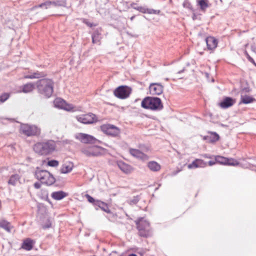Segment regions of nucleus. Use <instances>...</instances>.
Masks as SVG:
<instances>
[{"instance_id":"c756f323","label":"nucleus","mask_w":256,"mask_h":256,"mask_svg":"<svg viewBox=\"0 0 256 256\" xmlns=\"http://www.w3.org/2000/svg\"><path fill=\"white\" fill-rule=\"evenodd\" d=\"M148 167L153 172H158L160 170L161 166L157 162L150 161L148 163Z\"/></svg>"},{"instance_id":"a18cd8bd","label":"nucleus","mask_w":256,"mask_h":256,"mask_svg":"<svg viewBox=\"0 0 256 256\" xmlns=\"http://www.w3.org/2000/svg\"><path fill=\"white\" fill-rule=\"evenodd\" d=\"M134 18H135V16H132L130 18V20H131V21H132V20H134Z\"/></svg>"},{"instance_id":"37998d69","label":"nucleus","mask_w":256,"mask_h":256,"mask_svg":"<svg viewBox=\"0 0 256 256\" xmlns=\"http://www.w3.org/2000/svg\"><path fill=\"white\" fill-rule=\"evenodd\" d=\"M216 163V162L215 160H210L208 162V165L210 166L214 165Z\"/></svg>"},{"instance_id":"393cba45","label":"nucleus","mask_w":256,"mask_h":256,"mask_svg":"<svg viewBox=\"0 0 256 256\" xmlns=\"http://www.w3.org/2000/svg\"><path fill=\"white\" fill-rule=\"evenodd\" d=\"M220 136L219 135L214 132H210V134L208 136H204V140L207 141L208 142H214L218 141L219 140Z\"/></svg>"},{"instance_id":"de8ad7c7","label":"nucleus","mask_w":256,"mask_h":256,"mask_svg":"<svg viewBox=\"0 0 256 256\" xmlns=\"http://www.w3.org/2000/svg\"><path fill=\"white\" fill-rule=\"evenodd\" d=\"M206 157L208 158H210V156H206Z\"/></svg>"},{"instance_id":"f03ea898","label":"nucleus","mask_w":256,"mask_h":256,"mask_svg":"<svg viewBox=\"0 0 256 256\" xmlns=\"http://www.w3.org/2000/svg\"><path fill=\"white\" fill-rule=\"evenodd\" d=\"M36 86L38 93L46 98H50L54 92V82L52 79L39 80L36 82Z\"/></svg>"},{"instance_id":"72a5a7b5","label":"nucleus","mask_w":256,"mask_h":256,"mask_svg":"<svg viewBox=\"0 0 256 256\" xmlns=\"http://www.w3.org/2000/svg\"><path fill=\"white\" fill-rule=\"evenodd\" d=\"M20 176L18 174H12L10 176L8 184L12 186H16V182L20 180Z\"/></svg>"},{"instance_id":"7ed1b4c3","label":"nucleus","mask_w":256,"mask_h":256,"mask_svg":"<svg viewBox=\"0 0 256 256\" xmlns=\"http://www.w3.org/2000/svg\"><path fill=\"white\" fill-rule=\"evenodd\" d=\"M141 106L145 109L152 110H161L164 106L160 98L155 96H146L143 99L141 102Z\"/></svg>"},{"instance_id":"aec40b11","label":"nucleus","mask_w":256,"mask_h":256,"mask_svg":"<svg viewBox=\"0 0 256 256\" xmlns=\"http://www.w3.org/2000/svg\"><path fill=\"white\" fill-rule=\"evenodd\" d=\"M117 165L119 168L126 174L130 173L132 170V166L122 160L118 161Z\"/></svg>"},{"instance_id":"4468645a","label":"nucleus","mask_w":256,"mask_h":256,"mask_svg":"<svg viewBox=\"0 0 256 256\" xmlns=\"http://www.w3.org/2000/svg\"><path fill=\"white\" fill-rule=\"evenodd\" d=\"M150 93L152 95H160L164 90V86L160 83H152L149 86Z\"/></svg>"},{"instance_id":"4c0bfd02","label":"nucleus","mask_w":256,"mask_h":256,"mask_svg":"<svg viewBox=\"0 0 256 256\" xmlns=\"http://www.w3.org/2000/svg\"><path fill=\"white\" fill-rule=\"evenodd\" d=\"M140 200L139 196H134L130 200V204H136Z\"/></svg>"},{"instance_id":"cd10ccee","label":"nucleus","mask_w":256,"mask_h":256,"mask_svg":"<svg viewBox=\"0 0 256 256\" xmlns=\"http://www.w3.org/2000/svg\"><path fill=\"white\" fill-rule=\"evenodd\" d=\"M256 99L250 96H248L247 95L241 96L240 101L239 104H248L254 102L256 101Z\"/></svg>"},{"instance_id":"412c9836","label":"nucleus","mask_w":256,"mask_h":256,"mask_svg":"<svg viewBox=\"0 0 256 256\" xmlns=\"http://www.w3.org/2000/svg\"><path fill=\"white\" fill-rule=\"evenodd\" d=\"M101 35L100 28H97L95 30L92 35V42L94 44H100V42L102 38Z\"/></svg>"},{"instance_id":"2eb2a0df","label":"nucleus","mask_w":256,"mask_h":256,"mask_svg":"<svg viewBox=\"0 0 256 256\" xmlns=\"http://www.w3.org/2000/svg\"><path fill=\"white\" fill-rule=\"evenodd\" d=\"M136 6V4L135 3H132L131 4V7L132 8L136 10L143 14H158L160 12V10H155L154 9L148 8L146 6Z\"/></svg>"},{"instance_id":"5701e85b","label":"nucleus","mask_w":256,"mask_h":256,"mask_svg":"<svg viewBox=\"0 0 256 256\" xmlns=\"http://www.w3.org/2000/svg\"><path fill=\"white\" fill-rule=\"evenodd\" d=\"M206 165V163L203 160L200 159H196L192 162V163L188 165V168H197L204 167Z\"/></svg>"},{"instance_id":"a211bd4d","label":"nucleus","mask_w":256,"mask_h":256,"mask_svg":"<svg viewBox=\"0 0 256 256\" xmlns=\"http://www.w3.org/2000/svg\"><path fill=\"white\" fill-rule=\"evenodd\" d=\"M207 48L208 50H214L218 46V40L214 36H210L206 38Z\"/></svg>"},{"instance_id":"c9c22d12","label":"nucleus","mask_w":256,"mask_h":256,"mask_svg":"<svg viewBox=\"0 0 256 256\" xmlns=\"http://www.w3.org/2000/svg\"><path fill=\"white\" fill-rule=\"evenodd\" d=\"M59 162L57 160H48L47 164L48 166H51V167H56L58 166Z\"/></svg>"},{"instance_id":"ddd939ff","label":"nucleus","mask_w":256,"mask_h":256,"mask_svg":"<svg viewBox=\"0 0 256 256\" xmlns=\"http://www.w3.org/2000/svg\"><path fill=\"white\" fill-rule=\"evenodd\" d=\"M215 160L216 163L224 165L236 166L238 164V161L233 158H228L220 156H216Z\"/></svg>"},{"instance_id":"bb28decb","label":"nucleus","mask_w":256,"mask_h":256,"mask_svg":"<svg viewBox=\"0 0 256 256\" xmlns=\"http://www.w3.org/2000/svg\"><path fill=\"white\" fill-rule=\"evenodd\" d=\"M67 194L63 191L54 192L52 194L51 196L56 200H60L65 198Z\"/></svg>"},{"instance_id":"0eeeda50","label":"nucleus","mask_w":256,"mask_h":256,"mask_svg":"<svg viewBox=\"0 0 256 256\" xmlns=\"http://www.w3.org/2000/svg\"><path fill=\"white\" fill-rule=\"evenodd\" d=\"M104 148L100 146H93L83 148L81 149V152L88 157L98 156L102 154V152Z\"/></svg>"},{"instance_id":"20e7f679","label":"nucleus","mask_w":256,"mask_h":256,"mask_svg":"<svg viewBox=\"0 0 256 256\" xmlns=\"http://www.w3.org/2000/svg\"><path fill=\"white\" fill-rule=\"evenodd\" d=\"M35 176L42 184L46 186H52L56 182L53 175L46 170H36L35 172Z\"/></svg>"},{"instance_id":"a878e982","label":"nucleus","mask_w":256,"mask_h":256,"mask_svg":"<svg viewBox=\"0 0 256 256\" xmlns=\"http://www.w3.org/2000/svg\"><path fill=\"white\" fill-rule=\"evenodd\" d=\"M34 241L30 238L24 240L22 244V248L26 250H31L34 246Z\"/></svg>"},{"instance_id":"9b49d317","label":"nucleus","mask_w":256,"mask_h":256,"mask_svg":"<svg viewBox=\"0 0 256 256\" xmlns=\"http://www.w3.org/2000/svg\"><path fill=\"white\" fill-rule=\"evenodd\" d=\"M76 120L84 124H91L98 122L96 116L91 112L76 116Z\"/></svg>"},{"instance_id":"f3484780","label":"nucleus","mask_w":256,"mask_h":256,"mask_svg":"<svg viewBox=\"0 0 256 256\" xmlns=\"http://www.w3.org/2000/svg\"><path fill=\"white\" fill-rule=\"evenodd\" d=\"M54 104L56 107L68 111L70 110L72 108L71 105L68 104L65 100L61 98H56L54 100Z\"/></svg>"},{"instance_id":"c85d7f7f","label":"nucleus","mask_w":256,"mask_h":256,"mask_svg":"<svg viewBox=\"0 0 256 256\" xmlns=\"http://www.w3.org/2000/svg\"><path fill=\"white\" fill-rule=\"evenodd\" d=\"M0 227L8 232H10L12 229L13 228L10 222L4 220L0 221Z\"/></svg>"},{"instance_id":"e433bc0d","label":"nucleus","mask_w":256,"mask_h":256,"mask_svg":"<svg viewBox=\"0 0 256 256\" xmlns=\"http://www.w3.org/2000/svg\"><path fill=\"white\" fill-rule=\"evenodd\" d=\"M86 196L87 198L88 202H90V203H92L93 205L95 206L96 202L98 201V200H94V198H93L92 196H91L90 195L88 194H86Z\"/></svg>"},{"instance_id":"a19ab883","label":"nucleus","mask_w":256,"mask_h":256,"mask_svg":"<svg viewBox=\"0 0 256 256\" xmlns=\"http://www.w3.org/2000/svg\"><path fill=\"white\" fill-rule=\"evenodd\" d=\"M50 227H51V223L50 222H48L47 224L43 226H42L44 229L48 228Z\"/></svg>"},{"instance_id":"f704fd0d","label":"nucleus","mask_w":256,"mask_h":256,"mask_svg":"<svg viewBox=\"0 0 256 256\" xmlns=\"http://www.w3.org/2000/svg\"><path fill=\"white\" fill-rule=\"evenodd\" d=\"M10 97V94L8 92H4L0 95V102L4 103Z\"/></svg>"},{"instance_id":"6e6552de","label":"nucleus","mask_w":256,"mask_h":256,"mask_svg":"<svg viewBox=\"0 0 256 256\" xmlns=\"http://www.w3.org/2000/svg\"><path fill=\"white\" fill-rule=\"evenodd\" d=\"M100 129L104 134L114 138L118 136L120 133L118 128L109 124L102 125Z\"/></svg>"},{"instance_id":"49530a36","label":"nucleus","mask_w":256,"mask_h":256,"mask_svg":"<svg viewBox=\"0 0 256 256\" xmlns=\"http://www.w3.org/2000/svg\"><path fill=\"white\" fill-rule=\"evenodd\" d=\"M128 256H137V255L134 254H129Z\"/></svg>"},{"instance_id":"c03bdc74","label":"nucleus","mask_w":256,"mask_h":256,"mask_svg":"<svg viewBox=\"0 0 256 256\" xmlns=\"http://www.w3.org/2000/svg\"><path fill=\"white\" fill-rule=\"evenodd\" d=\"M184 70H185V68H184L182 70L178 71V74H181V73L183 72Z\"/></svg>"},{"instance_id":"4be33fe9","label":"nucleus","mask_w":256,"mask_h":256,"mask_svg":"<svg viewBox=\"0 0 256 256\" xmlns=\"http://www.w3.org/2000/svg\"><path fill=\"white\" fill-rule=\"evenodd\" d=\"M95 208L96 210L100 208L108 214H110L111 212L108 204L100 200L96 202Z\"/></svg>"},{"instance_id":"1a4fd4ad","label":"nucleus","mask_w":256,"mask_h":256,"mask_svg":"<svg viewBox=\"0 0 256 256\" xmlns=\"http://www.w3.org/2000/svg\"><path fill=\"white\" fill-rule=\"evenodd\" d=\"M67 4L66 0H56L54 1L47 0L38 6H36L32 8L33 10L36 8L45 7L46 9L50 8L52 6L56 8L64 7L66 8Z\"/></svg>"},{"instance_id":"8fccbe9b","label":"nucleus","mask_w":256,"mask_h":256,"mask_svg":"<svg viewBox=\"0 0 256 256\" xmlns=\"http://www.w3.org/2000/svg\"><path fill=\"white\" fill-rule=\"evenodd\" d=\"M0 104H2V102H0Z\"/></svg>"},{"instance_id":"f257e3e1","label":"nucleus","mask_w":256,"mask_h":256,"mask_svg":"<svg viewBox=\"0 0 256 256\" xmlns=\"http://www.w3.org/2000/svg\"><path fill=\"white\" fill-rule=\"evenodd\" d=\"M56 148L55 141L48 140L36 142L33 146V150L38 155L46 156L52 154L56 151Z\"/></svg>"},{"instance_id":"f8f14e48","label":"nucleus","mask_w":256,"mask_h":256,"mask_svg":"<svg viewBox=\"0 0 256 256\" xmlns=\"http://www.w3.org/2000/svg\"><path fill=\"white\" fill-rule=\"evenodd\" d=\"M76 138L84 144H95L100 142L99 140L92 136L84 133H79L76 136Z\"/></svg>"},{"instance_id":"6ab92c4d","label":"nucleus","mask_w":256,"mask_h":256,"mask_svg":"<svg viewBox=\"0 0 256 256\" xmlns=\"http://www.w3.org/2000/svg\"><path fill=\"white\" fill-rule=\"evenodd\" d=\"M236 102V100L230 97H225L220 102V106L223 108H227L233 106Z\"/></svg>"},{"instance_id":"473e14b6","label":"nucleus","mask_w":256,"mask_h":256,"mask_svg":"<svg viewBox=\"0 0 256 256\" xmlns=\"http://www.w3.org/2000/svg\"><path fill=\"white\" fill-rule=\"evenodd\" d=\"M45 76H46V74L42 72H34L32 74H28V75L25 76H24V78H30V79L39 78L44 77Z\"/></svg>"},{"instance_id":"79ce46f5","label":"nucleus","mask_w":256,"mask_h":256,"mask_svg":"<svg viewBox=\"0 0 256 256\" xmlns=\"http://www.w3.org/2000/svg\"><path fill=\"white\" fill-rule=\"evenodd\" d=\"M251 50L254 53L256 54V46L254 44L251 45Z\"/></svg>"},{"instance_id":"7c9ffc66","label":"nucleus","mask_w":256,"mask_h":256,"mask_svg":"<svg viewBox=\"0 0 256 256\" xmlns=\"http://www.w3.org/2000/svg\"><path fill=\"white\" fill-rule=\"evenodd\" d=\"M34 84L33 83H27L22 86V92L24 93L32 92L34 88Z\"/></svg>"},{"instance_id":"423d86ee","label":"nucleus","mask_w":256,"mask_h":256,"mask_svg":"<svg viewBox=\"0 0 256 256\" xmlns=\"http://www.w3.org/2000/svg\"><path fill=\"white\" fill-rule=\"evenodd\" d=\"M20 132L27 136H38L40 134V129L34 125L22 124L20 128Z\"/></svg>"},{"instance_id":"2f4dec72","label":"nucleus","mask_w":256,"mask_h":256,"mask_svg":"<svg viewBox=\"0 0 256 256\" xmlns=\"http://www.w3.org/2000/svg\"><path fill=\"white\" fill-rule=\"evenodd\" d=\"M198 2L200 10L202 12H205L206 8H210L211 6L208 0H198Z\"/></svg>"},{"instance_id":"b1692460","label":"nucleus","mask_w":256,"mask_h":256,"mask_svg":"<svg viewBox=\"0 0 256 256\" xmlns=\"http://www.w3.org/2000/svg\"><path fill=\"white\" fill-rule=\"evenodd\" d=\"M74 167V164L72 162H68L63 164L60 168L62 174H67L70 172Z\"/></svg>"},{"instance_id":"58836bf2","label":"nucleus","mask_w":256,"mask_h":256,"mask_svg":"<svg viewBox=\"0 0 256 256\" xmlns=\"http://www.w3.org/2000/svg\"><path fill=\"white\" fill-rule=\"evenodd\" d=\"M82 22L84 24H86L88 26L90 27V28H92L93 26H96V24H94L92 23H91V22H89L88 20L85 19V18H83Z\"/></svg>"},{"instance_id":"dca6fc26","label":"nucleus","mask_w":256,"mask_h":256,"mask_svg":"<svg viewBox=\"0 0 256 256\" xmlns=\"http://www.w3.org/2000/svg\"><path fill=\"white\" fill-rule=\"evenodd\" d=\"M130 154L134 157L140 159L142 161H146L149 159V156L142 152L140 150L138 149L130 148Z\"/></svg>"},{"instance_id":"09e8293b","label":"nucleus","mask_w":256,"mask_h":256,"mask_svg":"<svg viewBox=\"0 0 256 256\" xmlns=\"http://www.w3.org/2000/svg\"><path fill=\"white\" fill-rule=\"evenodd\" d=\"M206 157L208 158H210V156H206Z\"/></svg>"},{"instance_id":"9d476101","label":"nucleus","mask_w":256,"mask_h":256,"mask_svg":"<svg viewBox=\"0 0 256 256\" xmlns=\"http://www.w3.org/2000/svg\"><path fill=\"white\" fill-rule=\"evenodd\" d=\"M131 88L126 86H121L114 90V96L120 99H124L129 96Z\"/></svg>"},{"instance_id":"ea45409f","label":"nucleus","mask_w":256,"mask_h":256,"mask_svg":"<svg viewBox=\"0 0 256 256\" xmlns=\"http://www.w3.org/2000/svg\"><path fill=\"white\" fill-rule=\"evenodd\" d=\"M34 187L36 189H38L41 187V184L38 182H36L34 184Z\"/></svg>"},{"instance_id":"39448f33","label":"nucleus","mask_w":256,"mask_h":256,"mask_svg":"<svg viewBox=\"0 0 256 256\" xmlns=\"http://www.w3.org/2000/svg\"><path fill=\"white\" fill-rule=\"evenodd\" d=\"M135 223L136 225L137 229L138 230V235L141 237H148L150 235L149 222L144 220L143 218H139L135 220Z\"/></svg>"}]
</instances>
